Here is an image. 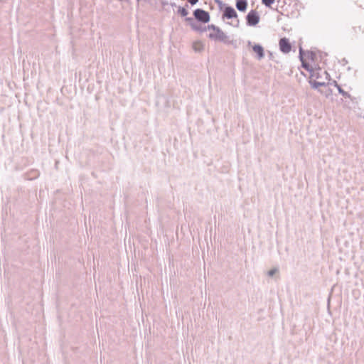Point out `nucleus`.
Returning <instances> with one entry per match:
<instances>
[{"label": "nucleus", "mask_w": 364, "mask_h": 364, "mask_svg": "<svg viewBox=\"0 0 364 364\" xmlns=\"http://www.w3.org/2000/svg\"><path fill=\"white\" fill-rule=\"evenodd\" d=\"M188 2L191 4V5H195L198 1V0H188Z\"/></svg>", "instance_id": "18"}, {"label": "nucleus", "mask_w": 364, "mask_h": 364, "mask_svg": "<svg viewBox=\"0 0 364 364\" xmlns=\"http://www.w3.org/2000/svg\"><path fill=\"white\" fill-rule=\"evenodd\" d=\"M252 50L255 53H257V58L258 60H261L262 58H264V48L262 46L255 45L252 46Z\"/></svg>", "instance_id": "7"}, {"label": "nucleus", "mask_w": 364, "mask_h": 364, "mask_svg": "<svg viewBox=\"0 0 364 364\" xmlns=\"http://www.w3.org/2000/svg\"><path fill=\"white\" fill-rule=\"evenodd\" d=\"M353 36L357 37L359 33H364V28L361 26H354L353 28Z\"/></svg>", "instance_id": "12"}, {"label": "nucleus", "mask_w": 364, "mask_h": 364, "mask_svg": "<svg viewBox=\"0 0 364 364\" xmlns=\"http://www.w3.org/2000/svg\"><path fill=\"white\" fill-rule=\"evenodd\" d=\"M312 77H315V78H318L319 77V73L318 71L316 70H312L311 72V78Z\"/></svg>", "instance_id": "17"}, {"label": "nucleus", "mask_w": 364, "mask_h": 364, "mask_svg": "<svg viewBox=\"0 0 364 364\" xmlns=\"http://www.w3.org/2000/svg\"><path fill=\"white\" fill-rule=\"evenodd\" d=\"M247 24L250 26L257 25L259 21V16L255 10H251L246 16Z\"/></svg>", "instance_id": "3"}, {"label": "nucleus", "mask_w": 364, "mask_h": 364, "mask_svg": "<svg viewBox=\"0 0 364 364\" xmlns=\"http://www.w3.org/2000/svg\"><path fill=\"white\" fill-rule=\"evenodd\" d=\"M193 15L198 21H200L202 23H205L210 21L209 13L203 9H196L193 12Z\"/></svg>", "instance_id": "2"}, {"label": "nucleus", "mask_w": 364, "mask_h": 364, "mask_svg": "<svg viewBox=\"0 0 364 364\" xmlns=\"http://www.w3.org/2000/svg\"><path fill=\"white\" fill-rule=\"evenodd\" d=\"M223 18H226L228 19L237 18V14L232 7L227 6L224 10Z\"/></svg>", "instance_id": "5"}, {"label": "nucleus", "mask_w": 364, "mask_h": 364, "mask_svg": "<svg viewBox=\"0 0 364 364\" xmlns=\"http://www.w3.org/2000/svg\"><path fill=\"white\" fill-rule=\"evenodd\" d=\"M275 0H262L263 4L267 7H270L271 5L274 2Z\"/></svg>", "instance_id": "15"}, {"label": "nucleus", "mask_w": 364, "mask_h": 364, "mask_svg": "<svg viewBox=\"0 0 364 364\" xmlns=\"http://www.w3.org/2000/svg\"><path fill=\"white\" fill-rule=\"evenodd\" d=\"M280 50L284 53H289L291 50V45L287 38H282L279 41Z\"/></svg>", "instance_id": "4"}, {"label": "nucleus", "mask_w": 364, "mask_h": 364, "mask_svg": "<svg viewBox=\"0 0 364 364\" xmlns=\"http://www.w3.org/2000/svg\"><path fill=\"white\" fill-rule=\"evenodd\" d=\"M186 21L189 23L193 30L200 32H203L205 31V28H203L201 26L198 25V23L194 20V18L191 17H188L186 18Z\"/></svg>", "instance_id": "6"}, {"label": "nucleus", "mask_w": 364, "mask_h": 364, "mask_svg": "<svg viewBox=\"0 0 364 364\" xmlns=\"http://www.w3.org/2000/svg\"><path fill=\"white\" fill-rule=\"evenodd\" d=\"M178 13L181 14L182 16H186L188 14V11L183 7H179L178 9Z\"/></svg>", "instance_id": "14"}, {"label": "nucleus", "mask_w": 364, "mask_h": 364, "mask_svg": "<svg viewBox=\"0 0 364 364\" xmlns=\"http://www.w3.org/2000/svg\"><path fill=\"white\" fill-rule=\"evenodd\" d=\"M215 2L216 4H218V5H221L222 4V1L220 0H215Z\"/></svg>", "instance_id": "19"}, {"label": "nucleus", "mask_w": 364, "mask_h": 364, "mask_svg": "<svg viewBox=\"0 0 364 364\" xmlns=\"http://www.w3.org/2000/svg\"><path fill=\"white\" fill-rule=\"evenodd\" d=\"M323 73L326 75H328V73L326 71H324Z\"/></svg>", "instance_id": "21"}, {"label": "nucleus", "mask_w": 364, "mask_h": 364, "mask_svg": "<svg viewBox=\"0 0 364 364\" xmlns=\"http://www.w3.org/2000/svg\"><path fill=\"white\" fill-rule=\"evenodd\" d=\"M239 22H240V21H239V20L237 19V24H236V26H238V25H239Z\"/></svg>", "instance_id": "20"}, {"label": "nucleus", "mask_w": 364, "mask_h": 364, "mask_svg": "<svg viewBox=\"0 0 364 364\" xmlns=\"http://www.w3.org/2000/svg\"><path fill=\"white\" fill-rule=\"evenodd\" d=\"M208 30H213V33H210L208 36L209 38L223 42L225 43H230L228 36L218 26L211 24L208 26Z\"/></svg>", "instance_id": "1"}, {"label": "nucleus", "mask_w": 364, "mask_h": 364, "mask_svg": "<svg viewBox=\"0 0 364 364\" xmlns=\"http://www.w3.org/2000/svg\"><path fill=\"white\" fill-rule=\"evenodd\" d=\"M309 83L314 89H317L318 87H323L326 85L325 82H318L312 80H309Z\"/></svg>", "instance_id": "10"}, {"label": "nucleus", "mask_w": 364, "mask_h": 364, "mask_svg": "<svg viewBox=\"0 0 364 364\" xmlns=\"http://www.w3.org/2000/svg\"><path fill=\"white\" fill-rule=\"evenodd\" d=\"M193 48L196 52H200L203 49V45L200 42H196L193 44Z\"/></svg>", "instance_id": "13"}, {"label": "nucleus", "mask_w": 364, "mask_h": 364, "mask_svg": "<svg viewBox=\"0 0 364 364\" xmlns=\"http://www.w3.org/2000/svg\"><path fill=\"white\" fill-rule=\"evenodd\" d=\"M247 0H237L236 8L240 11H245L247 9Z\"/></svg>", "instance_id": "8"}, {"label": "nucleus", "mask_w": 364, "mask_h": 364, "mask_svg": "<svg viewBox=\"0 0 364 364\" xmlns=\"http://www.w3.org/2000/svg\"><path fill=\"white\" fill-rule=\"evenodd\" d=\"M277 272H278V269H277V268H274V269H270V270L268 272L267 274H268V276H269V277H272V276H274V275Z\"/></svg>", "instance_id": "16"}, {"label": "nucleus", "mask_w": 364, "mask_h": 364, "mask_svg": "<svg viewBox=\"0 0 364 364\" xmlns=\"http://www.w3.org/2000/svg\"><path fill=\"white\" fill-rule=\"evenodd\" d=\"M299 57H300V59L302 62V66L307 70V71H309L310 73L313 70V69L311 68V66L305 63L303 60V50L302 48L300 47L299 48Z\"/></svg>", "instance_id": "9"}, {"label": "nucleus", "mask_w": 364, "mask_h": 364, "mask_svg": "<svg viewBox=\"0 0 364 364\" xmlns=\"http://www.w3.org/2000/svg\"><path fill=\"white\" fill-rule=\"evenodd\" d=\"M333 85L337 87L338 91L340 94H341L344 97H350L349 93L344 91L340 85H338L336 81H333Z\"/></svg>", "instance_id": "11"}]
</instances>
